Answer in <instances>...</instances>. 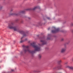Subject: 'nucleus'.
Returning <instances> with one entry per match:
<instances>
[{
    "label": "nucleus",
    "instance_id": "obj_1",
    "mask_svg": "<svg viewBox=\"0 0 73 73\" xmlns=\"http://www.w3.org/2000/svg\"><path fill=\"white\" fill-rule=\"evenodd\" d=\"M31 45L35 48V50H29V46H25L24 45L23 46V51L25 53H26V52H28L31 53V54H34V53H36V52L41 50L40 45H36L35 43H31Z\"/></svg>",
    "mask_w": 73,
    "mask_h": 73
},
{
    "label": "nucleus",
    "instance_id": "obj_2",
    "mask_svg": "<svg viewBox=\"0 0 73 73\" xmlns=\"http://www.w3.org/2000/svg\"><path fill=\"white\" fill-rule=\"evenodd\" d=\"M14 25V23H12L9 24L7 27L8 28H9V29H13L14 31H17V32H18L20 33L23 34V36H26V34H25V33L24 32V31L18 30L16 27H14V26H13Z\"/></svg>",
    "mask_w": 73,
    "mask_h": 73
},
{
    "label": "nucleus",
    "instance_id": "obj_3",
    "mask_svg": "<svg viewBox=\"0 0 73 73\" xmlns=\"http://www.w3.org/2000/svg\"><path fill=\"white\" fill-rule=\"evenodd\" d=\"M25 12V11H21L19 13V14H16L15 13H9V15H15V16H19V14H20V13H24Z\"/></svg>",
    "mask_w": 73,
    "mask_h": 73
},
{
    "label": "nucleus",
    "instance_id": "obj_4",
    "mask_svg": "<svg viewBox=\"0 0 73 73\" xmlns=\"http://www.w3.org/2000/svg\"><path fill=\"white\" fill-rule=\"evenodd\" d=\"M52 28H54V29H55V30L52 31V32L53 33H57V32H59V31H60V29L59 28L56 29V27H52Z\"/></svg>",
    "mask_w": 73,
    "mask_h": 73
},
{
    "label": "nucleus",
    "instance_id": "obj_5",
    "mask_svg": "<svg viewBox=\"0 0 73 73\" xmlns=\"http://www.w3.org/2000/svg\"><path fill=\"white\" fill-rule=\"evenodd\" d=\"M40 42L42 45H45L46 44V42L44 38H42V40H40Z\"/></svg>",
    "mask_w": 73,
    "mask_h": 73
},
{
    "label": "nucleus",
    "instance_id": "obj_6",
    "mask_svg": "<svg viewBox=\"0 0 73 73\" xmlns=\"http://www.w3.org/2000/svg\"><path fill=\"white\" fill-rule=\"evenodd\" d=\"M66 47H65L64 48H63L61 50V53H64V52L66 50Z\"/></svg>",
    "mask_w": 73,
    "mask_h": 73
},
{
    "label": "nucleus",
    "instance_id": "obj_7",
    "mask_svg": "<svg viewBox=\"0 0 73 73\" xmlns=\"http://www.w3.org/2000/svg\"><path fill=\"white\" fill-rule=\"evenodd\" d=\"M67 68H68L70 69H72V70H73V66H68L67 67Z\"/></svg>",
    "mask_w": 73,
    "mask_h": 73
},
{
    "label": "nucleus",
    "instance_id": "obj_8",
    "mask_svg": "<svg viewBox=\"0 0 73 73\" xmlns=\"http://www.w3.org/2000/svg\"><path fill=\"white\" fill-rule=\"evenodd\" d=\"M37 8H38L37 7H35L33 9V10H35Z\"/></svg>",
    "mask_w": 73,
    "mask_h": 73
},
{
    "label": "nucleus",
    "instance_id": "obj_9",
    "mask_svg": "<svg viewBox=\"0 0 73 73\" xmlns=\"http://www.w3.org/2000/svg\"><path fill=\"white\" fill-rule=\"evenodd\" d=\"M38 57L39 58H41V54H39L38 55Z\"/></svg>",
    "mask_w": 73,
    "mask_h": 73
},
{
    "label": "nucleus",
    "instance_id": "obj_10",
    "mask_svg": "<svg viewBox=\"0 0 73 73\" xmlns=\"http://www.w3.org/2000/svg\"><path fill=\"white\" fill-rule=\"evenodd\" d=\"M61 60H59V61H58V64H60V63H61Z\"/></svg>",
    "mask_w": 73,
    "mask_h": 73
},
{
    "label": "nucleus",
    "instance_id": "obj_11",
    "mask_svg": "<svg viewBox=\"0 0 73 73\" xmlns=\"http://www.w3.org/2000/svg\"><path fill=\"white\" fill-rule=\"evenodd\" d=\"M47 40H50V38L49 37H48L47 38Z\"/></svg>",
    "mask_w": 73,
    "mask_h": 73
},
{
    "label": "nucleus",
    "instance_id": "obj_12",
    "mask_svg": "<svg viewBox=\"0 0 73 73\" xmlns=\"http://www.w3.org/2000/svg\"><path fill=\"white\" fill-rule=\"evenodd\" d=\"M11 72H15V70H13V69H11Z\"/></svg>",
    "mask_w": 73,
    "mask_h": 73
},
{
    "label": "nucleus",
    "instance_id": "obj_13",
    "mask_svg": "<svg viewBox=\"0 0 73 73\" xmlns=\"http://www.w3.org/2000/svg\"><path fill=\"white\" fill-rule=\"evenodd\" d=\"M47 19H48V20H50V17H47Z\"/></svg>",
    "mask_w": 73,
    "mask_h": 73
},
{
    "label": "nucleus",
    "instance_id": "obj_14",
    "mask_svg": "<svg viewBox=\"0 0 73 73\" xmlns=\"http://www.w3.org/2000/svg\"><path fill=\"white\" fill-rule=\"evenodd\" d=\"M24 41L21 40V41H20V42L21 43H22V42H24Z\"/></svg>",
    "mask_w": 73,
    "mask_h": 73
},
{
    "label": "nucleus",
    "instance_id": "obj_15",
    "mask_svg": "<svg viewBox=\"0 0 73 73\" xmlns=\"http://www.w3.org/2000/svg\"><path fill=\"white\" fill-rule=\"evenodd\" d=\"M2 8V7L0 6V9H1Z\"/></svg>",
    "mask_w": 73,
    "mask_h": 73
},
{
    "label": "nucleus",
    "instance_id": "obj_16",
    "mask_svg": "<svg viewBox=\"0 0 73 73\" xmlns=\"http://www.w3.org/2000/svg\"><path fill=\"white\" fill-rule=\"evenodd\" d=\"M12 11H13V9H11V10L10 11V12H12Z\"/></svg>",
    "mask_w": 73,
    "mask_h": 73
},
{
    "label": "nucleus",
    "instance_id": "obj_17",
    "mask_svg": "<svg viewBox=\"0 0 73 73\" xmlns=\"http://www.w3.org/2000/svg\"><path fill=\"white\" fill-rule=\"evenodd\" d=\"M26 11H28L29 10V9H26Z\"/></svg>",
    "mask_w": 73,
    "mask_h": 73
},
{
    "label": "nucleus",
    "instance_id": "obj_18",
    "mask_svg": "<svg viewBox=\"0 0 73 73\" xmlns=\"http://www.w3.org/2000/svg\"><path fill=\"white\" fill-rule=\"evenodd\" d=\"M64 40V38H62L61 39V41H63Z\"/></svg>",
    "mask_w": 73,
    "mask_h": 73
},
{
    "label": "nucleus",
    "instance_id": "obj_19",
    "mask_svg": "<svg viewBox=\"0 0 73 73\" xmlns=\"http://www.w3.org/2000/svg\"><path fill=\"white\" fill-rule=\"evenodd\" d=\"M23 37H22L21 38V40H22V39H23Z\"/></svg>",
    "mask_w": 73,
    "mask_h": 73
},
{
    "label": "nucleus",
    "instance_id": "obj_20",
    "mask_svg": "<svg viewBox=\"0 0 73 73\" xmlns=\"http://www.w3.org/2000/svg\"><path fill=\"white\" fill-rule=\"evenodd\" d=\"M27 39H25V41H27Z\"/></svg>",
    "mask_w": 73,
    "mask_h": 73
},
{
    "label": "nucleus",
    "instance_id": "obj_21",
    "mask_svg": "<svg viewBox=\"0 0 73 73\" xmlns=\"http://www.w3.org/2000/svg\"><path fill=\"white\" fill-rule=\"evenodd\" d=\"M67 62L65 63V64H67Z\"/></svg>",
    "mask_w": 73,
    "mask_h": 73
},
{
    "label": "nucleus",
    "instance_id": "obj_22",
    "mask_svg": "<svg viewBox=\"0 0 73 73\" xmlns=\"http://www.w3.org/2000/svg\"><path fill=\"white\" fill-rule=\"evenodd\" d=\"M72 32H73V30L72 31Z\"/></svg>",
    "mask_w": 73,
    "mask_h": 73
},
{
    "label": "nucleus",
    "instance_id": "obj_23",
    "mask_svg": "<svg viewBox=\"0 0 73 73\" xmlns=\"http://www.w3.org/2000/svg\"><path fill=\"white\" fill-rule=\"evenodd\" d=\"M35 72H37V71H35Z\"/></svg>",
    "mask_w": 73,
    "mask_h": 73
},
{
    "label": "nucleus",
    "instance_id": "obj_24",
    "mask_svg": "<svg viewBox=\"0 0 73 73\" xmlns=\"http://www.w3.org/2000/svg\"><path fill=\"white\" fill-rule=\"evenodd\" d=\"M49 30V29H48V30Z\"/></svg>",
    "mask_w": 73,
    "mask_h": 73
},
{
    "label": "nucleus",
    "instance_id": "obj_25",
    "mask_svg": "<svg viewBox=\"0 0 73 73\" xmlns=\"http://www.w3.org/2000/svg\"><path fill=\"white\" fill-rule=\"evenodd\" d=\"M37 36H38V35H37Z\"/></svg>",
    "mask_w": 73,
    "mask_h": 73
},
{
    "label": "nucleus",
    "instance_id": "obj_26",
    "mask_svg": "<svg viewBox=\"0 0 73 73\" xmlns=\"http://www.w3.org/2000/svg\"><path fill=\"white\" fill-rule=\"evenodd\" d=\"M55 68H56V67H55L54 68L55 69Z\"/></svg>",
    "mask_w": 73,
    "mask_h": 73
},
{
    "label": "nucleus",
    "instance_id": "obj_27",
    "mask_svg": "<svg viewBox=\"0 0 73 73\" xmlns=\"http://www.w3.org/2000/svg\"><path fill=\"white\" fill-rule=\"evenodd\" d=\"M29 19L30 18H29Z\"/></svg>",
    "mask_w": 73,
    "mask_h": 73
}]
</instances>
